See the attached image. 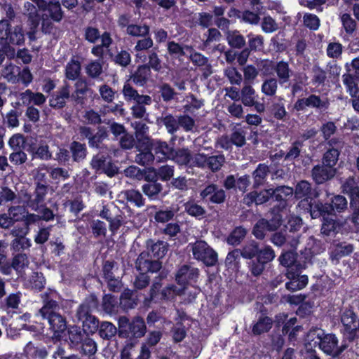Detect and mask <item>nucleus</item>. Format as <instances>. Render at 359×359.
<instances>
[{
  "mask_svg": "<svg viewBox=\"0 0 359 359\" xmlns=\"http://www.w3.org/2000/svg\"><path fill=\"white\" fill-rule=\"evenodd\" d=\"M270 212L273 215L271 219L261 218L255 224L252 228V234L257 240H264L266 236L267 231H275L282 225V215L276 212L274 208L271 209Z\"/></svg>",
  "mask_w": 359,
  "mask_h": 359,
  "instance_id": "8",
  "label": "nucleus"
},
{
  "mask_svg": "<svg viewBox=\"0 0 359 359\" xmlns=\"http://www.w3.org/2000/svg\"><path fill=\"white\" fill-rule=\"evenodd\" d=\"M250 184V177L249 175L240 176L236 175H229L223 181V187L226 191L238 189L242 193H245Z\"/></svg>",
  "mask_w": 359,
  "mask_h": 359,
  "instance_id": "21",
  "label": "nucleus"
},
{
  "mask_svg": "<svg viewBox=\"0 0 359 359\" xmlns=\"http://www.w3.org/2000/svg\"><path fill=\"white\" fill-rule=\"evenodd\" d=\"M193 50V46L170 41L167 43L168 54L173 57L180 59L186 56V53Z\"/></svg>",
  "mask_w": 359,
  "mask_h": 359,
  "instance_id": "40",
  "label": "nucleus"
},
{
  "mask_svg": "<svg viewBox=\"0 0 359 359\" xmlns=\"http://www.w3.org/2000/svg\"><path fill=\"white\" fill-rule=\"evenodd\" d=\"M108 133L104 128H99L95 133H93L88 145L90 148H95L101 151H107V147L103 143L107 139Z\"/></svg>",
  "mask_w": 359,
  "mask_h": 359,
  "instance_id": "43",
  "label": "nucleus"
},
{
  "mask_svg": "<svg viewBox=\"0 0 359 359\" xmlns=\"http://www.w3.org/2000/svg\"><path fill=\"white\" fill-rule=\"evenodd\" d=\"M192 152L187 147L175 149L172 152L171 161L180 166L189 167L192 159Z\"/></svg>",
  "mask_w": 359,
  "mask_h": 359,
  "instance_id": "33",
  "label": "nucleus"
},
{
  "mask_svg": "<svg viewBox=\"0 0 359 359\" xmlns=\"http://www.w3.org/2000/svg\"><path fill=\"white\" fill-rule=\"evenodd\" d=\"M357 315L351 308H345L341 313V322L344 327V335L349 342H353L359 338L358 330Z\"/></svg>",
  "mask_w": 359,
  "mask_h": 359,
  "instance_id": "11",
  "label": "nucleus"
},
{
  "mask_svg": "<svg viewBox=\"0 0 359 359\" xmlns=\"http://www.w3.org/2000/svg\"><path fill=\"white\" fill-rule=\"evenodd\" d=\"M118 336L121 338H141L147 330L144 319L136 316L131 321L126 316L118 319Z\"/></svg>",
  "mask_w": 359,
  "mask_h": 359,
  "instance_id": "3",
  "label": "nucleus"
},
{
  "mask_svg": "<svg viewBox=\"0 0 359 359\" xmlns=\"http://www.w3.org/2000/svg\"><path fill=\"white\" fill-rule=\"evenodd\" d=\"M123 198L129 203L137 207H142L145 204V198L142 193L136 189H128L122 192Z\"/></svg>",
  "mask_w": 359,
  "mask_h": 359,
  "instance_id": "51",
  "label": "nucleus"
},
{
  "mask_svg": "<svg viewBox=\"0 0 359 359\" xmlns=\"http://www.w3.org/2000/svg\"><path fill=\"white\" fill-rule=\"evenodd\" d=\"M103 62L100 60H92L86 66V73L93 79H98L103 73Z\"/></svg>",
  "mask_w": 359,
  "mask_h": 359,
  "instance_id": "61",
  "label": "nucleus"
},
{
  "mask_svg": "<svg viewBox=\"0 0 359 359\" xmlns=\"http://www.w3.org/2000/svg\"><path fill=\"white\" fill-rule=\"evenodd\" d=\"M306 268L305 264L297 265V270L287 269L285 276L289 281L285 283L287 290L294 292L304 288L308 284V277L306 275L300 276L302 269Z\"/></svg>",
  "mask_w": 359,
  "mask_h": 359,
  "instance_id": "17",
  "label": "nucleus"
},
{
  "mask_svg": "<svg viewBox=\"0 0 359 359\" xmlns=\"http://www.w3.org/2000/svg\"><path fill=\"white\" fill-rule=\"evenodd\" d=\"M200 198L208 203L222 204L225 202L226 194L219 185L210 182L200 191Z\"/></svg>",
  "mask_w": 359,
  "mask_h": 359,
  "instance_id": "16",
  "label": "nucleus"
},
{
  "mask_svg": "<svg viewBox=\"0 0 359 359\" xmlns=\"http://www.w3.org/2000/svg\"><path fill=\"white\" fill-rule=\"evenodd\" d=\"M248 233V230L242 226H236L230 233L226 238V242L231 245H238L244 240Z\"/></svg>",
  "mask_w": 359,
  "mask_h": 359,
  "instance_id": "54",
  "label": "nucleus"
},
{
  "mask_svg": "<svg viewBox=\"0 0 359 359\" xmlns=\"http://www.w3.org/2000/svg\"><path fill=\"white\" fill-rule=\"evenodd\" d=\"M20 98L22 103L29 105L33 103L35 105L41 106L46 101V96L41 93H34L31 90L27 89L25 92L20 94Z\"/></svg>",
  "mask_w": 359,
  "mask_h": 359,
  "instance_id": "39",
  "label": "nucleus"
},
{
  "mask_svg": "<svg viewBox=\"0 0 359 359\" xmlns=\"http://www.w3.org/2000/svg\"><path fill=\"white\" fill-rule=\"evenodd\" d=\"M39 9L42 11H47L50 18L56 22H60L64 17V13L62 10L61 4L58 1H50L49 2L46 1V5L43 8Z\"/></svg>",
  "mask_w": 359,
  "mask_h": 359,
  "instance_id": "42",
  "label": "nucleus"
},
{
  "mask_svg": "<svg viewBox=\"0 0 359 359\" xmlns=\"http://www.w3.org/2000/svg\"><path fill=\"white\" fill-rule=\"evenodd\" d=\"M144 140H146L147 146L150 147L154 158L158 162H165L171 159L174 147L167 142L150 137H144Z\"/></svg>",
  "mask_w": 359,
  "mask_h": 359,
  "instance_id": "12",
  "label": "nucleus"
},
{
  "mask_svg": "<svg viewBox=\"0 0 359 359\" xmlns=\"http://www.w3.org/2000/svg\"><path fill=\"white\" fill-rule=\"evenodd\" d=\"M269 241L275 246L287 247L290 249L296 250L300 243L301 236L299 233H289L286 230H280L272 231Z\"/></svg>",
  "mask_w": 359,
  "mask_h": 359,
  "instance_id": "13",
  "label": "nucleus"
},
{
  "mask_svg": "<svg viewBox=\"0 0 359 359\" xmlns=\"http://www.w3.org/2000/svg\"><path fill=\"white\" fill-rule=\"evenodd\" d=\"M239 249L242 257L250 260L248 266L251 275L255 277L261 276L266 264L276 257L275 250L271 245H265L262 248H259V243L255 240L250 241Z\"/></svg>",
  "mask_w": 359,
  "mask_h": 359,
  "instance_id": "1",
  "label": "nucleus"
},
{
  "mask_svg": "<svg viewBox=\"0 0 359 359\" xmlns=\"http://www.w3.org/2000/svg\"><path fill=\"white\" fill-rule=\"evenodd\" d=\"M296 250L291 249L290 250L283 252L278 257L280 264L286 268H291L295 266L300 263H297V254L294 252Z\"/></svg>",
  "mask_w": 359,
  "mask_h": 359,
  "instance_id": "53",
  "label": "nucleus"
},
{
  "mask_svg": "<svg viewBox=\"0 0 359 359\" xmlns=\"http://www.w3.org/2000/svg\"><path fill=\"white\" fill-rule=\"evenodd\" d=\"M166 270H160L158 274L154 277L149 288L148 297L145 299L147 301L151 302L158 298V292L163 285V281L168 276Z\"/></svg>",
  "mask_w": 359,
  "mask_h": 359,
  "instance_id": "34",
  "label": "nucleus"
},
{
  "mask_svg": "<svg viewBox=\"0 0 359 359\" xmlns=\"http://www.w3.org/2000/svg\"><path fill=\"white\" fill-rule=\"evenodd\" d=\"M322 218V224L320 233L325 236H330L332 233L335 234L338 232L340 225L337 219L336 215H327L322 212L320 217Z\"/></svg>",
  "mask_w": 359,
  "mask_h": 359,
  "instance_id": "30",
  "label": "nucleus"
},
{
  "mask_svg": "<svg viewBox=\"0 0 359 359\" xmlns=\"http://www.w3.org/2000/svg\"><path fill=\"white\" fill-rule=\"evenodd\" d=\"M342 29L348 36H352L357 29V22L349 13L340 15Z\"/></svg>",
  "mask_w": 359,
  "mask_h": 359,
  "instance_id": "60",
  "label": "nucleus"
},
{
  "mask_svg": "<svg viewBox=\"0 0 359 359\" xmlns=\"http://www.w3.org/2000/svg\"><path fill=\"white\" fill-rule=\"evenodd\" d=\"M151 75L147 65H142L137 67L136 71L130 76V79L134 83L139 86H144Z\"/></svg>",
  "mask_w": 359,
  "mask_h": 359,
  "instance_id": "46",
  "label": "nucleus"
},
{
  "mask_svg": "<svg viewBox=\"0 0 359 359\" xmlns=\"http://www.w3.org/2000/svg\"><path fill=\"white\" fill-rule=\"evenodd\" d=\"M178 116H174L168 112L162 113L157 117L156 123L158 126H164L168 134L173 135L179 130Z\"/></svg>",
  "mask_w": 359,
  "mask_h": 359,
  "instance_id": "31",
  "label": "nucleus"
},
{
  "mask_svg": "<svg viewBox=\"0 0 359 359\" xmlns=\"http://www.w3.org/2000/svg\"><path fill=\"white\" fill-rule=\"evenodd\" d=\"M354 249L352 243L334 240L329 249L330 259L332 264H338L342 257L349 256Z\"/></svg>",
  "mask_w": 359,
  "mask_h": 359,
  "instance_id": "18",
  "label": "nucleus"
},
{
  "mask_svg": "<svg viewBox=\"0 0 359 359\" xmlns=\"http://www.w3.org/2000/svg\"><path fill=\"white\" fill-rule=\"evenodd\" d=\"M278 81L274 77L264 79L261 86V92L266 97L276 96L278 88Z\"/></svg>",
  "mask_w": 359,
  "mask_h": 359,
  "instance_id": "52",
  "label": "nucleus"
},
{
  "mask_svg": "<svg viewBox=\"0 0 359 359\" xmlns=\"http://www.w3.org/2000/svg\"><path fill=\"white\" fill-rule=\"evenodd\" d=\"M81 72V65L80 62L72 58L65 66V79L69 81H76L80 79Z\"/></svg>",
  "mask_w": 359,
  "mask_h": 359,
  "instance_id": "45",
  "label": "nucleus"
},
{
  "mask_svg": "<svg viewBox=\"0 0 359 359\" xmlns=\"http://www.w3.org/2000/svg\"><path fill=\"white\" fill-rule=\"evenodd\" d=\"M342 82L351 97H355L359 93V88L355 77L349 73L342 75Z\"/></svg>",
  "mask_w": 359,
  "mask_h": 359,
  "instance_id": "56",
  "label": "nucleus"
},
{
  "mask_svg": "<svg viewBox=\"0 0 359 359\" xmlns=\"http://www.w3.org/2000/svg\"><path fill=\"white\" fill-rule=\"evenodd\" d=\"M146 244L149 252H151L153 257L157 258L158 260L163 257L168 251V244L163 241H154L152 239H149Z\"/></svg>",
  "mask_w": 359,
  "mask_h": 359,
  "instance_id": "41",
  "label": "nucleus"
},
{
  "mask_svg": "<svg viewBox=\"0 0 359 359\" xmlns=\"http://www.w3.org/2000/svg\"><path fill=\"white\" fill-rule=\"evenodd\" d=\"M315 337L318 341L314 342V346L318 345L320 350L333 358L339 357L348 348L344 341L340 346L338 345L339 340L334 334H325L323 330L318 329L311 330L308 334L309 339L313 341Z\"/></svg>",
  "mask_w": 359,
  "mask_h": 359,
  "instance_id": "2",
  "label": "nucleus"
},
{
  "mask_svg": "<svg viewBox=\"0 0 359 359\" xmlns=\"http://www.w3.org/2000/svg\"><path fill=\"white\" fill-rule=\"evenodd\" d=\"M226 158L224 154H219L217 155L208 156L206 163V169L210 170L212 172L219 171L224 166Z\"/></svg>",
  "mask_w": 359,
  "mask_h": 359,
  "instance_id": "55",
  "label": "nucleus"
},
{
  "mask_svg": "<svg viewBox=\"0 0 359 359\" xmlns=\"http://www.w3.org/2000/svg\"><path fill=\"white\" fill-rule=\"evenodd\" d=\"M270 67H272L276 74V79L280 85L288 83L292 76L293 71L290 68L288 62L280 60L273 62L271 60H264L262 62V69L268 71Z\"/></svg>",
  "mask_w": 359,
  "mask_h": 359,
  "instance_id": "14",
  "label": "nucleus"
},
{
  "mask_svg": "<svg viewBox=\"0 0 359 359\" xmlns=\"http://www.w3.org/2000/svg\"><path fill=\"white\" fill-rule=\"evenodd\" d=\"M184 206L185 212L191 217L199 220L206 217L207 211L205 208L194 201H188Z\"/></svg>",
  "mask_w": 359,
  "mask_h": 359,
  "instance_id": "44",
  "label": "nucleus"
},
{
  "mask_svg": "<svg viewBox=\"0 0 359 359\" xmlns=\"http://www.w3.org/2000/svg\"><path fill=\"white\" fill-rule=\"evenodd\" d=\"M27 35L22 25L12 27L8 20H0V41L2 43L22 46L24 44Z\"/></svg>",
  "mask_w": 359,
  "mask_h": 359,
  "instance_id": "4",
  "label": "nucleus"
},
{
  "mask_svg": "<svg viewBox=\"0 0 359 359\" xmlns=\"http://www.w3.org/2000/svg\"><path fill=\"white\" fill-rule=\"evenodd\" d=\"M293 194L296 198L300 199L297 205L299 208L305 212L309 213L312 217L313 210L318 201L313 198L311 184L306 180L299 182L295 186Z\"/></svg>",
  "mask_w": 359,
  "mask_h": 359,
  "instance_id": "5",
  "label": "nucleus"
},
{
  "mask_svg": "<svg viewBox=\"0 0 359 359\" xmlns=\"http://www.w3.org/2000/svg\"><path fill=\"white\" fill-rule=\"evenodd\" d=\"M180 206L178 204H172L165 209H160L154 214V219L158 223H166L172 220L178 213Z\"/></svg>",
  "mask_w": 359,
  "mask_h": 359,
  "instance_id": "37",
  "label": "nucleus"
},
{
  "mask_svg": "<svg viewBox=\"0 0 359 359\" xmlns=\"http://www.w3.org/2000/svg\"><path fill=\"white\" fill-rule=\"evenodd\" d=\"M199 276V270L188 264L180 267L176 274V281L178 284L184 285L189 283H196Z\"/></svg>",
  "mask_w": 359,
  "mask_h": 359,
  "instance_id": "27",
  "label": "nucleus"
},
{
  "mask_svg": "<svg viewBox=\"0 0 359 359\" xmlns=\"http://www.w3.org/2000/svg\"><path fill=\"white\" fill-rule=\"evenodd\" d=\"M21 297L22 294L20 292L10 294L1 302V309L5 311L8 315L15 313V311L19 308Z\"/></svg>",
  "mask_w": 359,
  "mask_h": 359,
  "instance_id": "36",
  "label": "nucleus"
},
{
  "mask_svg": "<svg viewBox=\"0 0 359 359\" xmlns=\"http://www.w3.org/2000/svg\"><path fill=\"white\" fill-rule=\"evenodd\" d=\"M20 73V67L9 63L6 65L1 71V76L5 78L8 82L15 83L18 81V74Z\"/></svg>",
  "mask_w": 359,
  "mask_h": 359,
  "instance_id": "62",
  "label": "nucleus"
},
{
  "mask_svg": "<svg viewBox=\"0 0 359 359\" xmlns=\"http://www.w3.org/2000/svg\"><path fill=\"white\" fill-rule=\"evenodd\" d=\"M330 104V100L327 97L311 94L306 97L298 99L294 104V109L299 111L309 107L322 112L327 111Z\"/></svg>",
  "mask_w": 359,
  "mask_h": 359,
  "instance_id": "9",
  "label": "nucleus"
},
{
  "mask_svg": "<svg viewBox=\"0 0 359 359\" xmlns=\"http://www.w3.org/2000/svg\"><path fill=\"white\" fill-rule=\"evenodd\" d=\"M303 147L304 143L302 140H296L292 142L285 153L284 161H294L298 160L302 156Z\"/></svg>",
  "mask_w": 359,
  "mask_h": 359,
  "instance_id": "48",
  "label": "nucleus"
},
{
  "mask_svg": "<svg viewBox=\"0 0 359 359\" xmlns=\"http://www.w3.org/2000/svg\"><path fill=\"white\" fill-rule=\"evenodd\" d=\"M337 169L318 163L311 170V177L316 184H322L331 180L336 175Z\"/></svg>",
  "mask_w": 359,
  "mask_h": 359,
  "instance_id": "23",
  "label": "nucleus"
},
{
  "mask_svg": "<svg viewBox=\"0 0 359 359\" xmlns=\"http://www.w3.org/2000/svg\"><path fill=\"white\" fill-rule=\"evenodd\" d=\"M74 90L71 94L72 100L76 104H83L86 100V95L91 93L92 90L85 78H80L75 81Z\"/></svg>",
  "mask_w": 359,
  "mask_h": 359,
  "instance_id": "26",
  "label": "nucleus"
},
{
  "mask_svg": "<svg viewBox=\"0 0 359 359\" xmlns=\"http://www.w3.org/2000/svg\"><path fill=\"white\" fill-rule=\"evenodd\" d=\"M257 97L254 88L250 83H244L241 88V102L245 107H254L258 113H263L266 109L265 105L257 100Z\"/></svg>",
  "mask_w": 359,
  "mask_h": 359,
  "instance_id": "20",
  "label": "nucleus"
},
{
  "mask_svg": "<svg viewBox=\"0 0 359 359\" xmlns=\"http://www.w3.org/2000/svg\"><path fill=\"white\" fill-rule=\"evenodd\" d=\"M145 149H139V153L135 157V162L140 165L145 166L150 165L154 161V156L150 147L147 145Z\"/></svg>",
  "mask_w": 359,
  "mask_h": 359,
  "instance_id": "58",
  "label": "nucleus"
},
{
  "mask_svg": "<svg viewBox=\"0 0 359 359\" xmlns=\"http://www.w3.org/2000/svg\"><path fill=\"white\" fill-rule=\"evenodd\" d=\"M43 306L39 312L42 318L58 313L60 309V296L55 290L48 289L41 294Z\"/></svg>",
  "mask_w": 359,
  "mask_h": 359,
  "instance_id": "15",
  "label": "nucleus"
},
{
  "mask_svg": "<svg viewBox=\"0 0 359 359\" xmlns=\"http://www.w3.org/2000/svg\"><path fill=\"white\" fill-rule=\"evenodd\" d=\"M271 198H272L271 188L261 191L254 189L244 196L243 203L248 207H250L253 203L259 205L269 202Z\"/></svg>",
  "mask_w": 359,
  "mask_h": 359,
  "instance_id": "24",
  "label": "nucleus"
},
{
  "mask_svg": "<svg viewBox=\"0 0 359 359\" xmlns=\"http://www.w3.org/2000/svg\"><path fill=\"white\" fill-rule=\"evenodd\" d=\"M97 331H98L99 336L104 340H111L116 334H118V328L117 329L113 323L108 321L100 323Z\"/></svg>",
  "mask_w": 359,
  "mask_h": 359,
  "instance_id": "49",
  "label": "nucleus"
},
{
  "mask_svg": "<svg viewBox=\"0 0 359 359\" xmlns=\"http://www.w3.org/2000/svg\"><path fill=\"white\" fill-rule=\"evenodd\" d=\"M194 259L203 262L207 266H213L217 262V253L204 241L197 240L188 245Z\"/></svg>",
  "mask_w": 359,
  "mask_h": 359,
  "instance_id": "6",
  "label": "nucleus"
},
{
  "mask_svg": "<svg viewBox=\"0 0 359 359\" xmlns=\"http://www.w3.org/2000/svg\"><path fill=\"white\" fill-rule=\"evenodd\" d=\"M162 268V263L158 259H153L149 252H142L135 261V269L141 272L156 273Z\"/></svg>",
  "mask_w": 359,
  "mask_h": 359,
  "instance_id": "19",
  "label": "nucleus"
},
{
  "mask_svg": "<svg viewBox=\"0 0 359 359\" xmlns=\"http://www.w3.org/2000/svg\"><path fill=\"white\" fill-rule=\"evenodd\" d=\"M163 190V186L159 182H149L142 186V191L151 201L159 199Z\"/></svg>",
  "mask_w": 359,
  "mask_h": 359,
  "instance_id": "38",
  "label": "nucleus"
},
{
  "mask_svg": "<svg viewBox=\"0 0 359 359\" xmlns=\"http://www.w3.org/2000/svg\"><path fill=\"white\" fill-rule=\"evenodd\" d=\"M86 332L78 326H71L68 329L69 339L71 344L76 347L81 344L83 339L87 337Z\"/></svg>",
  "mask_w": 359,
  "mask_h": 359,
  "instance_id": "59",
  "label": "nucleus"
},
{
  "mask_svg": "<svg viewBox=\"0 0 359 359\" xmlns=\"http://www.w3.org/2000/svg\"><path fill=\"white\" fill-rule=\"evenodd\" d=\"M341 192L349 197L350 203L359 202V181L348 177L341 184Z\"/></svg>",
  "mask_w": 359,
  "mask_h": 359,
  "instance_id": "29",
  "label": "nucleus"
},
{
  "mask_svg": "<svg viewBox=\"0 0 359 359\" xmlns=\"http://www.w3.org/2000/svg\"><path fill=\"white\" fill-rule=\"evenodd\" d=\"M273 320L268 316H261L252 327V333L255 335L267 332L272 327Z\"/></svg>",
  "mask_w": 359,
  "mask_h": 359,
  "instance_id": "57",
  "label": "nucleus"
},
{
  "mask_svg": "<svg viewBox=\"0 0 359 359\" xmlns=\"http://www.w3.org/2000/svg\"><path fill=\"white\" fill-rule=\"evenodd\" d=\"M126 216L124 213L120 210V212L115 213L114 216H110L107 219L109 222V229L112 234H116L120 227L126 223Z\"/></svg>",
  "mask_w": 359,
  "mask_h": 359,
  "instance_id": "63",
  "label": "nucleus"
},
{
  "mask_svg": "<svg viewBox=\"0 0 359 359\" xmlns=\"http://www.w3.org/2000/svg\"><path fill=\"white\" fill-rule=\"evenodd\" d=\"M294 189L288 186H279L275 189L271 188L272 198L280 203V205L285 207L287 198L293 194Z\"/></svg>",
  "mask_w": 359,
  "mask_h": 359,
  "instance_id": "47",
  "label": "nucleus"
},
{
  "mask_svg": "<svg viewBox=\"0 0 359 359\" xmlns=\"http://www.w3.org/2000/svg\"><path fill=\"white\" fill-rule=\"evenodd\" d=\"M49 189L43 188L41 186L34 187L32 194L21 191V199L23 203L32 210L39 212L46 204V198Z\"/></svg>",
  "mask_w": 359,
  "mask_h": 359,
  "instance_id": "10",
  "label": "nucleus"
},
{
  "mask_svg": "<svg viewBox=\"0 0 359 359\" xmlns=\"http://www.w3.org/2000/svg\"><path fill=\"white\" fill-rule=\"evenodd\" d=\"M123 95L126 101H134L139 103H151L152 100L149 95H140L130 84L125 83L122 90Z\"/></svg>",
  "mask_w": 359,
  "mask_h": 359,
  "instance_id": "32",
  "label": "nucleus"
},
{
  "mask_svg": "<svg viewBox=\"0 0 359 359\" xmlns=\"http://www.w3.org/2000/svg\"><path fill=\"white\" fill-rule=\"evenodd\" d=\"M69 99H72L70 85L65 80L63 85L51 95L49 100V105L53 109H60L66 106Z\"/></svg>",
  "mask_w": 359,
  "mask_h": 359,
  "instance_id": "22",
  "label": "nucleus"
},
{
  "mask_svg": "<svg viewBox=\"0 0 359 359\" xmlns=\"http://www.w3.org/2000/svg\"><path fill=\"white\" fill-rule=\"evenodd\" d=\"M347 208V200L341 195L334 196L330 203H323L318 201L313 210L312 219L320 218L322 212L326 213V215H336L335 212H343Z\"/></svg>",
  "mask_w": 359,
  "mask_h": 359,
  "instance_id": "7",
  "label": "nucleus"
},
{
  "mask_svg": "<svg viewBox=\"0 0 359 359\" xmlns=\"http://www.w3.org/2000/svg\"><path fill=\"white\" fill-rule=\"evenodd\" d=\"M271 173L270 167L265 163L257 165L252 172V188L258 189L267 184V178Z\"/></svg>",
  "mask_w": 359,
  "mask_h": 359,
  "instance_id": "28",
  "label": "nucleus"
},
{
  "mask_svg": "<svg viewBox=\"0 0 359 359\" xmlns=\"http://www.w3.org/2000/svg\"><path fill=\"white\" fill-rule=\"evenodd\" d=\"M69 149L74 162L80 163L86 158L88 151L85 143L74 140L69 144Z\"/></svg>",
  "mask_w": 359,
  "mask_h": 359,
  "instance_id": "35",
  "label": "nucleus"
},
{
  "mask_svg": "<svg viewBox=\"0 0 359 359\" xmlns=\"http://www.w3.org/2000/svg\"><path fill=\"white\" fill-rule=\"evenodd\" d=\"M311 83L316 86H324L327 79L326 71L318 64L313 65L311 68Z\"/></svg>",
  "mask_w": 359,
  "mask_h": 359,
  "instance_id": "50",
  "label": "nucleus"
},
{
  "mask_svg": "<svg viewBox=\"0 0 359 359\" xmlns=\"http://www.w3.org/2000/svg\"><path fill=\"white\" fill-rule=\"evenodd\" d=\"M226 39L229 45L233 48L241 49L245 45V40L238 31H228Z\"/></svg>",
  "mask_w": 359,
  "mask_h": 359,
  "instance_id": "64",
  "label": "nucleus"
},
{
  "mask_svg": "<svg viewBox=\"0 0 359 359\" xmlns=\"http://www.w3.org/2000/svg\"><path fill=\"white\" fill-rule=\"evenodd\" d=\"M48 320L50 330L56 338H60L67 328V323L65 316L59 312L43 318Z\"/></svg>",
  "mask_w": 359,
  "mask_h": 359,
  "instance_id": "25",
  "label": "nucleus"
}]
</instances>
